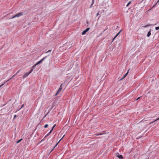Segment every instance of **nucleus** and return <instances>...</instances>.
<instances>
[{
    "label": "nucleus",
    "instance_id": "4be33fe9",
    "mask_svg": "<svg viewBox=\"0 0 159 159\" xmlns=\"http://www.w3.org/2000/svg\"><path fill=\"white\" fill-rule=\"evenodd\" d=\"M94 0H93L92 2V5H93V4H94Z\"/></svg>",
    "mask_w": 159,
    "mask_h": 159
},
{
    "label": "nucleus",
    "instance_id": "39448f33",
    "mask_svg": "<svg viewBox=\"0 0 159 159\" xmlns=\"http://www.w3.org/2000/svg\"><path fill=\"white\" fill-rule=\"evenodd\" d=\"M62 84H61L60 88L58 89V91H57V92H58V93H59L61 91V90L62 89L61 86H62Z\"/></svg>",
    "mask_w": 159,
    "mask_h": 159
},
{
    "label": "nucleus",
    "instance_id": "f704fd0d",
    "mask_svg": "<svg viewBox=\"0 0 159 159\" xmlns=\"http://www.w3.org/2000/svg\"><path fill=\"white\" fill-rule=\"evenodd\" d=\"M24 106V105H23L21 107L20 109L22 108Z\"/></svg>",
    "mask_w": 159,
    "mask_h": 159
},
{
    "label": "nucleus",
    "instance_id": "2f4dec72",
    "mask_svg": "<svg viewBox=\"0 0 159 159\" xmlns=\"http://www.w3.org/2000/svg\"><path fill=\"white\" fill-rule=\"evenodd\" d=\"M58 93H58V92H57V93L55 94V96H57Z\"/></svg>",
    "mask_w": 159,
    "mask_h": 159
},
{
    "label": "nucleus",
    "instance_id": "dca6fc26",
    "mask_svg": "<svg viewBox=\"0 0 159 159\" xmlns=\"http://www.w3.org/2000/svg\"><path fill=\"white\" fill-rule=\"evenodd\" d=\"M48 124H46L45 125V126H44V127L45 128H47L48 127Z\"/></svg>",
    "mask_w": 159,
    "mask_h": 159
},
{
    "label": "nucleus",
    "instance_id": "cd10ccee",
    "mask_svg": "<svg viewBox=\"0 0 159 159\" xmlns=\"http://www.w3.org/2000/svg\"><path fill=\"white\" fill-rule=\"evenodd\" d=\"M17 116L16 115H15L14 116V118H15Z\"/></svg>",
    "mask_w": 159,
    "mask_h": 159
},
{
    "label": "nucleus",
    "instance_id": "412c9836",
    "mask_svg": "<svg viewBox=\"0 0 159 159\" xmlns=\"http://www.w3.org/2000/svg\"><path fill=\"white\" fill-rule=\"evenodd\" d=\"M150 25H146V26H143V27H148V26H149Z\"/></svg>",
    "mask_w": 159,
    "mask_h": 159
},
{
    "label": "nucleus",
    "instance_id": "f3484780",
    "mask_svg": "<svg viewBox=\"0 0 159 159\" xmlns=\"http://www.w3.org/2000/svg\"><path fill=\"white\" fill-rule=\"evenodd\" d=\"M15 17H16V16H15V15H14L13 16H12V17L11 18V19H13V18H15Z\"/></svg>",
    "mask_w": 159,
    "mask_h": 159
},
{
    "label": "nucleus",
    "instance_id": "f257e3e1",
    "mask_svg": "<svg viewBox=\"0 0 159 159\" xmlns=\"http://www.w3.org/2000/svg\"><path fill=\"white\" fill-rule=\"evenodd\" d=\"M32 72V70H30V71L29 72H27L24 74V75H23V78H25L26 77H27Z\"/></svg>",
    "mask_w": 159,
    "mask_h": 159
},
{
    "label": "nucleus",
    "instance_id": "72a5a7b5",
    "mask_svg": "<svg viewBox=\"0 0 159 159\" xmlns=\"http://www.w3.org/2000/svg\"><path fill=\"white\" fill-rule=\"evenodd\" d=\"M92 6H93V5H92V4H91V5L90 6V7H89L90 8H91L92 7Z\"/></svg>",
    "mask_w": 159,
    "mask_h": 159
},
{
    "label": "nucleus",
    "instance_id": "423d86ee",
    "mask_svg": "<svg viewBox=\"0 0 159 159\" xmlns=\"http://www.w3.org/2000/svg\"><path fill=\"white\" fill-rule=\"evenodd\" d=\"M151 30L150 29V30L148 31V33L147 35V36L148 37H149L151 34Z\"/></svg>",
    "mask_w": 159,
    "mask_h": 159
},
{
    "label": "nucleus",
    "instance_id": "a211bd4d",
    "mask_svg": "<svg viewBox=\"0 0 159 159\" xmlns=\"http://www.w3.org/2000/svg\"><path fill=\"white\" fill-rule=\"evenodd\" d=\"M159 29V26L155 28V30H157Z\"/></svg>",
    "mask_w": 159,
    "mask_h": 159
},
{
    "label": "nucleus",
    "instance_id": "4c0bfd02",
    "mask_svg": "<svg viewBox=\"0 0 159 159\" xmlns=\"http://www.w3.org/2000/svg\"><path fill=\"white\" fill-rule=\"evenodd\" d=\"M49 133H51V131H50Z\"/></svg>",
    "mask_w": 159,
    "mask_h": 159
},
{
    "label": "nucleus",
    "instance_id": "7ed1b4c3",
    "mask_svg": "<svg viewBox=\"0 0 159 159\" xmlns=\"http://www.w3.org/2000/svg\"><path fill=\"white\" fill-rule=\"evenodd\" d=\"M47 57V56H46L42 58L41 60L39 61L36 64V65H38L40 63H41Z\"/></svg>",
    "mask_w": 159,
    "mask_h": 159
},
{
    "label": "nucleus",
    "instance_id": "9b49d317",
    "mask_svg": "<svg viewBox=\"0 0 159 159\" xmlns=\"http://www.w3.org/2000/svg\"><path fill=\"white\" fill-rule=\"evenodd\" d=\"M16 75V74L15 75H13L11 78H10L9 79L7 80V81H9L12 78H13L14 77H15V75Z\"/></svg>",
    "mask_w": 159,
    "mask_h": 159
},
{
    "label": "nucleus",
    "instance_id": "6e6552de",
    "mask_svg": "<svg viewBox=\"0 0 159 159\" xmlns=\"http://www.w3.org/2000/svg\"><path fill=\"white\" fill-rule=\"evenodd\" d=\"M37 65H36V64L33 65L32 67H31V68L30 70H32V71H33L34 69L35 68V66H37Z\"/></svg>",
    "mask_w": 159,
    "mask_h": 159
},
{
    "label": "nucleus",
    "instance_id": "393cba45",
    "mask_svg": "<svg viewBox=\"0 0 159 159\" xmlns=\"http://www.w3.org/2000/svg\"><path fill=\"white\" fill-rule=\"evenodd\" d=\"M119 154L118 153H116V156L118 157V156H119Z\"/></svg>",
    "mask_w": 159,
    "mask_h": 159
},
{
    "label": "nucleus",
    "instance_id": "58836bf2",
    "mask_svg": "<svg viewBox=\"0 0 159 159\" xmlns=\"http://www.w3.org/2000/svg\"><path fill=\"white\" fill-rule=\"evenodd\" d=\"M159 2V0L157 2Z\"/></svg>",
    "mask_w": 159,
    "mask_h": 159
},
{
    "label": "nucleus",
    "instance_id": "c756f323",
    "mask_svg": "<svg viewBox=\"0 0 159 159\" xmlns=\"http://www.w3.org/2000/svg\"><path fill=\"white\" fill-rule=\"evenodd\" d=\"M159 120V118L156 119L155 120H154V121H156L157 120Z\"/></svg>",
    "mask_w": 159,
    "mask_h": 159
},
{
    "label": "nucleus",
    "instance_id": "ddd939ff",
    "mask_svg": "<svg viewBox=\"0 0 159 159\" xmlns=\"http://www.w3.org/2000/svg\"><path fill=\"white\" fill-rule=\"evenodd\" d=\"M22 140V139H20L19 140L16 142L17 143H19Z\"/></svg>",
    "mask_w": 159,
    "mask_h": 159
},
{
    "label": "nucleus",
    "instance_id": "0eeeda50",
    "mask_svg": "<svg viewBox=\"0 0 159 159\" xmlns=\"http://www.w3.org/2000/svg\"><path fill=\"white\" fill-rule=\"evenodd\" d=\"M103 134V133H96L95 134V135H96L98 136V135H102V134Z\"/></svg>",
    "mask_w": 159,
    "mask_h": 159
},
{
    "label": "nucleus",
    "instance_id": "b1692460",
    "mask_svg": "<svg viewBox=\"0 0 159 159\" xmlns=\"http://www.w3.org/2000/svg\"><path fill=\"white\" fill-rule=\"evenodd\" d=\"M121 30H120V31H119V32H118V33L117 34V35H118L120 33V32H121Z\"/></svg>",
    "mask_w": 159,
    "mask_h": 159
},
{
    "label": "nucleus",
    "instance_id": "f03ea898",
    "mask_svg": "<svg viewBox=\"0 0 159 159\" xmlns=\"http://www.w3.org/2000/svg\"><path fill=\"white\" fill-rule=\"evenodd\" d=\"M90 29L89 28H87L85 30H84L82 33V35H84L86 33L88 32Z\"/></svg>",
    "mask_w": 159,
    "mask_h": 159
},
{
    "label": "nucleus",
    "instance_id": "9d476101",
    "mask_svg": "<svg viewBox=\"0 0 159 159\" xmlns=\"http://www.w3.org/2000/svg\"><path fill=\"white\" fill-rule=\"evenodd\" d=\"M129 70L128 71L125 75L124 76V77H123V78L122 79H123L127 75H128V73H129Z\"/></svg>",
    "mask_w": 159,
    "mask_h": 159
},
{
    "label": "nucleus",
    "instance_id": "c85d7f7f",
    "mask_svg": "<svg viewBox=\"0 0 159 159\" xmlns=\"http://www.w3.org/2000/svg\"><path fill=\"white\" fill-rule=\"evenodd\" d=\"M20 70H19L16 73V74H17L20 71Z\"/></svg>",
    "mask_w": 159,
    "mask_h": 159
},
{
    "label": "nucleus",
    "instance_id": "e433bc0d",
    "mask_svg": "<svg viewBox=\"0 0 159 159\" xmlns=\"http://www.w3.org/2000/svg\"><path fill=\"white\" fill-rule=\"evenodd\" d=\"M51 133H49L48 134L49 135Z\"/></svg>",
    "mask_w": 159,
    "mask_h": 159
},
{
    "label": "nucleus",
    "instance_id": "5701e85b",
    "mask_svg": "<svg viewBox=\"0 0 159 159\" xmlns=\"http://www.w3.org/2000/svg\"><path fill=\"white\" fill-rule=\"evenodd\" d=\"M121 30H120V31H119V32H118V33L117 34V35H118L120 33V32H121Z\"/></svg>",
    "mask_w": 159,
    "mask_h": 159
},
{
    "label": "nucleus",
    "instance_id": "c9c22d12",
    "mask_svg": "<svg viewBox=\"0 0 159 159\" xmlns=\"http://www.w3.org/2000/svg\"><path fill=\"white\" fill-rule=\"evenodd\" d=\"M99 15V12H98L97 14V16H98Z\"/></svg>",
    "mask_w": 159,
    "mask_h": 159
},
{
    "label": "nucleus",
    "instance_id": "a878e982",
    "mask_svg": "<svg viewBox=\"0 0 159 159\" xmlns=\"http://www.w3.org/2000/svg\"><path fill=\"white\" fill-rule=\"evenodd\" d=\"M155 121H154H154H152V122H150V123H149V124H152V123H153L154 122H155Z\"/></svg>",
    "mask_w": 159,
    "mask_h": 159
},
{
    "label": "nucleus",
    "instance_id": "bb28decb",
    "mask_svg": "<svg viewBox=\"0 0 159 159\" xmlns=\"http://www.w3.org/2000/svg\"><path fill=\"white\" fill-rule=\"evenodd\" d=\"M51 50H48V51L47 52H46V53H47L48 52H51Z\"/></svg>",
    "mask_w": 159,
    "mask_h": 159
},
{
    "label": "nucleus",
    "instance_id": "6ab92c4d",
    "mask_svg": "<svg viewBox=\"0 0 159 159\" xmlns=\"http://www.w3.org/2000/svg\"><path fill=\"white\" fill-rule=\"evenodd\" d=\"M131 3V2H130H130H129L128 3V4L126 5V7H128V6H129V4H130Z\"/></svg>",
    "mask_w": 159,
    "mask_h": 159
},
{
    "label": "nucleus",
    "instance_id": "473e14b6",
    "mask_svg": "<svg viewBox=\"0 0 159 159\" xmlns=\"http://www.w3.org/2000/svg\"><path fill=\"white\" fill-rule=\"evenodd\" d=\"M140 97H139V98H138L137 99V100H138L140 98Z\"/></svg>",
    "mask_w": 159,
    "mask_h": 159
},
{
    "label": "nucleus",
    "instance_id": "20e7f679",
    "mask_svg": "<svg viewBox=\"0 0 159 159\" xmlns=\"http://www.w3.org/2000/svg\"><path fill=\"white\" fill-rule=\"evenodd\" d=\"M23 15V12H20L18 14H17L16 15H15V16L16 17H19L20 16H22Z\"/></svg>",
    "mask_w": 159,
    "mask_h": 159
},
{
    "label": "nucleus",
    "instance_id": "1a4fd4ad",
    "mask_svg": "<svg viewBox=\"0 0 159 159\" xmlns=\"http://www.w3.org/2000/svg\"><path fill=\"white\" fill-rule=\"evenodd\" d=\"M118 157L120 159H122L123 158V157L121 155H119V156H118Z\"/></svg>",
    "mask_w": 159,
    "mask_h": 159
},
{
    "label": "nucleus",
    "instance_id": "7c9ffc66",
    "mask_svg": "<svg viewBox=\"0 0 159 159\" xmlns=\"http://www.w3.org/2000/svg\"><path fill=\"white\" fill-rule=\"evenodd\" d=\"M48 135H48V134H47V135L45 136V137H47L48 136Z\"/></svg>",
    "mask_w": 159,
    "mask_h": 159
},
{
    "label": "nucleus",
    "instance_id": "aec40b11",
    "mask_svg": "<svg viewBox=\"0 0 159 159\" xmlns=\"http://www.w3.org/2000/svg\"><path fill=\"white\" fill-rule=\"evenodd\" d=\"M118 35L116 34V36H115V37L113 39V40H114V39L118 36Z\"/></svg>",
    "mask_w": 159,
    "mask_h": 159
},
{
    "label": "nucleus",
    "instance_id": "f8f14e48",
    "mask_svg": "<svg viewBox=\"0 0 159 159\" xmlns=\"http://www.w3.org/2000/svg\"><path fill=\"white\" fill-rule=\"evenodd\" d=\"M56 126V125H53V126L52 127V129L50 131H51V132H52V131L54 128V127L55 126Z\"/></svg>",
    "mask_w": 159,
    "mask_h": 159
},
{
    "label": "nucleus",
    "instance_id": "2eb2a0df",
    "mask_svg": "<svg viewBox=\"0 0 159 159\" xmlns=\"http://www.w3.org/2000/svg\"><path fill=\"white\" fill-rule=\"evenodd\" d=\"M43 140V139H42L41 141H39V143H38V144H40V143H41V142H42Z\"/></svg>",
    "mask_w": 159,
    "mask_h": 159
},
{
    "label": "nucleus",
    "instance_id": "4468645a",
    "mask_svg": "<svg viewBox=\"0 0 159 159\" xmlns=\"http://www.w3.org/2000/svg\"><path fill=\"white\" fill-rule=\"evenodd\" d=\"M65 135H64L63 137L61 138V139L59 141V142L57 143V144L61 141V140L62 139V138L64 137V136Z\"/></svg>",
    "mask_w": 159,
    "mask_h": 159
}]
</instances>
